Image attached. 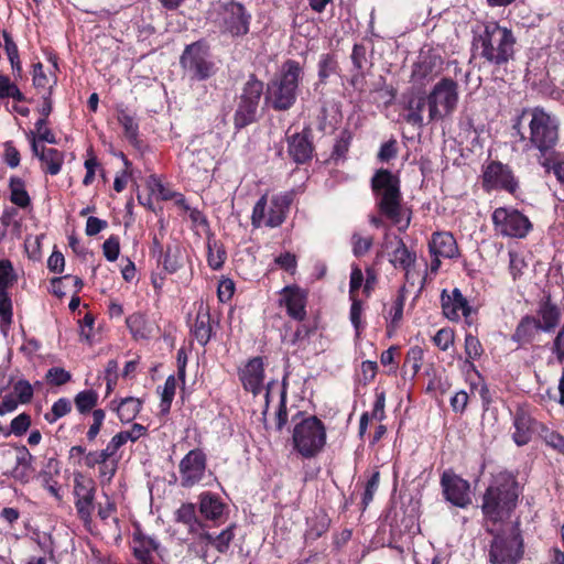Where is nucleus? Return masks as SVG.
I'll use <instances>...</instances> for the list:
<instances>
[{
  "mask_svg": "<svg viewBox=\"0 0 564 564\" xmlns=\"http://www.w3.org/2000/svg\"><path fill=\"white\" fill-rule=\"evenodd\" d=\"M558 118L542 107L524 108L514 118L512 137L523 143V151L535 152V158L556 149L560 142Z\"/></svg>",
  "mask_w": 564,
  "mask_h": 564,
  "instance_id": "nucleus-1",
  "label": "nucleus"
},
{
  "mask_svg": "<svg viewBox=\"0 0 564 564\" xmlns=\"http://www.w3.org/2000/svg\"><path fill=\"white\" fill-rule=\"evenodd\" d=\"M516 39L511 30L490 21L474 30L473 46L491 65H503L513 57Z\"/></svg>",
  "mask_w": 564,
  "mask_h": 564,
  "instance_id": "nucleus-2",
  "label": "nucleus"
},
{
  "mask_svg": "<svg viewBox=\"0 0 564 564\" xmlns=\"http://www.w3.org/2000/svg\"><path fill=\"white\" fill-rule=\"evenodd\" d=\"M517 499L518 486L514 477L508 473H499L485 492L482 512L494 522L501 521L514 509Z\"/></svg>",
  "mask_w": 564,
  "mask_h": 564,
  "instance_id": "nucleus-3",
  "label": "nucleus"
},
{
  "mask_svg": "<svg viewBox=\"0 0 564 564\" xmlns=\"http://www.w3.org/2000/svg\"><path fill=\"white\" fill-rule=\"evenodd\" d=\"M371 189L376 196V205L382 216L394 225L403 219L402 194L400 178L386 169L378 170L371 178Z\"/></svg>",
  "mask_w": 564,
  "mask_h": 564,
  "instance_id": "nucleus-4",
  "label": "nucleus"
},
{
  "mask_svg": "<svg viewBox=\"0 0 564 564\" xmlns=\"http://www.w3.org/2000/svg\"><path fill=\"white\" fill-rule=\"evenodd\" d=\"M302 73L299 62L288 59L282 65L280 78L268 85L265 100L271 102L275 110H288L293 106Z\"/></svg>",
  "mask_w": 564,
  "mask_h": 564,
  "instance_id": "nucleus-5",
  "label": "nucleus"
},
{
  "mask_svg": "<svg viewBox=\"0 0 564 564\" xmlns=\"http://www.w3.org/2000/svg\"><path fill=\"white\" fill-rule=\"evenodd\" d=\"M459 100L458 84L448 77L438 80L427 94L426 123L442 121L452 117Z\"/></svg>",
  "mask_w": 564,
  "mask_h": 564,
  "instance_id": "nucleus-6",
  "label": "nucleus"
},
{
  "mask_svg": "<svg viewBox=\"0 0 564 564\" xmlns=\"http://www.w3.org/2000/svg\"><path fill=\"white\" fill-rule=\"evenodd\" d=\"M294 448L305 458L316 456L326 443V430L316 416L302 419L293 427Z\"/></svg>",
  "mask_w": 564,
  "mask_h": 564,
  "instance_id": "nucleus-7",
  "label": "nucleus"
},
{
  "mask_svg": "<svg viewBox=\"0 0 564 564\" xmlns=\"http://www.w3.org/2000/svg\"><path fill=\"white\" fill-rule=\"evenodd\" d=\"M291 202L292 196L289 193L273 195L270 200L267 195L261 196L252 210V226L254 228L281 226L286 218Z\"/></svg>",
  "mask_w": 564,
  "mask_h": 564,
  "instance_id": "nucleus-8",
  "label": "nucleus"
},
{
  "mask_svg": "<svg viewBox=\"0 0 564 564\" xmlns=\"http://www.w3.org/2000/svg\"><path fill=\"white\" fill-rule=\"evenodd\" d=\"M523 556V540L518 528L511 527L494 535L489 550L491 564H517Z\"/></svg>",
  "mask_w": 564,
  "mask_h": 564,
  "instance_id": "nucleus-9",
  "label": "nucleus"
},
{
  "mask_svg": "<svg viewBox=\"0 0 564 564\" xmlns=\"http://www.w3.org/2000/svg\"><path fill=\"white\" fill-rule=\"evenodd\" d=\"M491 220L495 231L502 237L524 238L532 228L529 218L514 208H496Z\"/></svg>",
  "mask_w": 564,
  "mask_h": 564,
  "instance_id": "nucleus-10",
  "label": "nucleus"
},
{
  "mask_svg": "<svg viewBox=\"0 0 564 564\" xmlns=\"http://www.w3.org/2000/svg\"><path fill=\"white\" fill-rule=\"evenodd\" d=\"M180 63L185 73L196 80H205L214 73V64L208 61L207 48L198 42L185 47Z\"/></svg>",
  "mask_w": 564,
  "mask_h": 564,
  "instance_id": "nucleus-11",
  "label": "nucleus"
},
{
  "mask_svg": "<svg viewBox=\"0 0 564 564\" xmlns=\"http://www.w3.org/2000/svg\"><path fill=\"white\" fill-rule=\"evenodd\" d=\"M482 187L487 192L503 189L510 194H514L519 187V183L509 165L499 161H492L484 171Z\"/></svg>",
  "mask_w": 564,
  "mask_h": 564,
  "instance_id": "nucleus-12",
  "label": "nucleus"
},
{
  "mask_svg": "<svg viewBox=\"0 0 564 564\" xmlns=\"http://www.w3.org/2000/svg\"><path fill=\"white\" fill-rule=\"evenodd\" d=\"M17 281L12 263L8 259L0 260V328L7 334L12 323V302L7 289Z\"/></svg>",
  "mask_w": 564,
  "mask_h": 564,
  "instance_id": "nucleus-13",
  "label": "nucleus"
},
{
  "mask_svg": "<svg viewBox=\"0 0 564 564\" xmlns=\"http://www.w3.org/2000/svg\"><path fill=\"white\" fill-rule=\"evenodd\" d=\"M207 467V458L203 451L192 449L180 462L178 471L181 486L191 488L203 480Z\"/></svg>",
  "mask_w": 564,
  "mask_h": 564,
  "instance_id": "nucleus-14",
  "label": "nucleus"
},
{
  "mask_svg": "<svg viewBox=\"0 0 564 564\" xmlns=\"http://www.w3.org/2000/svg\"><path fill=\"white\" fill-rule=\"evenodd\" d=\"M441 485L446 500L459 508H466L471 502L469 482L452 471H444Z\"/></svg>",
  "mask_w": 564,
  "mask_h": 564,
  "instance_id": "nucleus-15",
  "label": "nucleus"
},
{
  "mask_svg": "<svg viewBox=\"0 0 564 564\" xmlns=\"http://www.w3.org/2000/svg\"><path fill=\"white\" fill-rule=\"evenodd\" d=\"M250 15L242 4L230 2L224 9V26L231 35H245L249 31Z\"/></svg>",
  "mask_w": 564,
  "mask_h": 564,
  "instance_id": "nucleus-16",
  "label": "nucleus"
},
{
  "mask_svg": "<svg viewBox=\"0 0 564 564\" xmlns=\"http://www.w3.org/2000/svg\"><path fill=\"white\" fill-rule=\"evenodd\" d=\"M240 380L243 388L254 395L263 390L264 367L262 358L250 359L240 371Z\"/></svg>",
  "mask_w": 564,
  "mask_h": 564,
  "instance_id": "nucleus-17",
  "label": "nucleus"
},
{
  "mask_svg": "<svg viewBox=\"0 0 564 564\" xmlns=\"http://www.w3.org/2000/svg\"><path fill=\"white\" fill-rule=\"evenodd\" d=\"M441 300L443 313L448 319L458 321L460 316L470 315L471 307L458 289H454L451 293L443 291Z\"/></svg>",
  "mask_w": 564,
  "mask_h": 564,
  "instance_id": "nucleus-18",
  "label": "nucleus"
},
{
  "mask_svg": "<svg viewBox=\"0 0 564 564\" xmlns=\"http://www.w3.org/2000/svg\"><path fill=\"white\" fill-rule=\"evenodd\" d=\"M536 421L528 412L519 409L513 419L514 432L512 433V438L514 443L518 446L527 445L536 430Z\"/></svg>",
  "mask_w": 564,
  "mask_h": 564,
  "instance_id": "nucleus-19",
  "label": "nucleus"
},
{
  "mask_svg": "<svg viewBox=\"0 0 564 564\" xmlns=\"http://www.w3.org/2000/svg\"><path fill=\"white\" fill-rule=\"evenodd\" d=\"M131 547L139 564H148L153 562V553L158 551L159 542L145 535L141 530H137L133 533Z\"/></svg>",
  "mask_w": 564,
  "mask_h": 564,
  "instance_id": "nucleus-20",
  "label": "nucleus"
},
{
  "mask_svg": "<svg viewBox=\"0 0 564 564\" xmlns=\"http://www.w3.org/2000/svg\"><path fill=\"white\" fill-rule=\"evenodd\" d=\"M431 256L455 258L458 256V246L454 236L449 232H434L429 242Z\"/></svg>",
  "mask_w": 564,
  "mask_h": 564,
  "instance_id": "nucleus-21",
  "label": "nucleus"
},
{
  "mask_svg": "<svg viewBox=\"0 0 564 564\" xmlns=\"http://www.w3.org/2000/svg\"><path fill=\"white\" fill-rule=\"evenodd\" d=\"M289 154L300 164L305 163L312 158L313 144L310 140L308 129L289 138Z\"/></svg>",
  "mask_w": 564,
  "mask_h": 564,
  "instance_id": "nucleus-22",
  "label": "nucleus"
},
{
  "mask_svg": "<svg viewBox=\"0 0 564 564\" xmlns=\"http://www.w3.org/2000/svg\"><path fill=\"white\" fill-rule=\"evenodd\" d=\"M283 302L288 314L297 321H303L306 316V295L299 288L286 286L283 289Z\"/></svg>",
  "mask_w": 564,
  "mask_h": 564,
  "instance_id": "nucleus-23",
  "label": "nucleus"
},
{
  "mask_svg": "<svg viewBox=\"0 0 564 564\" xmlns=\"http://www.w3.org/2000/svg\"><path fill=\"white\" fill-rule=\"evenodd\" d=\"M427 110V95L411 94L406 97L404 119L419 128L425 124L424 111Z\"/></svg>",
  "mask_w": 564,
  "mask_h": 564,
  "instance_id": "nucleus-24",
  "label": "nucleus"
},
{
  "mask_svg": "<svg viewBox=\"0 0 564 564\" xmlns=\"http://www.w3.org/2000/svg\"><path fill=\"white\" fill-rule=\"evenodd\" d=\"M536 162L546 174H553L561 185H564V153L555 150L539 155Z\"/></svg>",
  "mask_w": 564,
  "mask_h": 564,
  "instance_id": "nucleus-25",
  "label": "nucleus"
},
{
  "mask_svg": "<svg viewBox=\"0 0 564 564\" xmlns=\"http://www.w3.org/2000/svg\"><path fill=\"white\" fill-rule=\"evenodd\" d=\"M541 330V322L533 316H524L518 324L512 340L523 346L530 344L535 338V335Z\"/></svg>",
  "mask_w": 564,
  "mask_h": 564,
  "instance_id": "nucleus-26",
  "label": "nucleus"
},
{
  "mask_svg": "<svg viewBox=\"0 0 564 564\" xmlns=\"http://www.w3.org/2000/svg\"><path fill=\"white\" fill-rule=\"evenodd\" d=\"M225 503L220 498L212 492H203L199 496V511L208 520H218L221 518Z\"/></svg>",
  "mask_w": 564,
  "mask_h": 564,
  "instance_id": "nucleus-27",
  "label": "nucleus"
},
{
  "mask_svg": "<svg viewBox=\"0 0 564 564\" xmlns=\"http://www.w3.org/2000/svg\"><path fill=\"white\" fill-rule=\"evenodd\" d=\"M177 522L185 524L188 532L197 536L203 532V524L196 517V509L194 503H183L175 512Z\"/></svg>",
  "mask_w": 564,
  "mask_h": 564,
  "instance_id": "nucleus-28",
  "label": "nucleus"
},
{
  "mask_svg": "<svg viewBox=\"0 0 564 564\" xmlns=\"http://www.w3.org/2000/svg\"><path fill=\"white\" fill-rule=\"evenodd\" d=\"M193 334L203 346H205L212 337L210 315L208 308L204 305H200L197 311Z\"/></svg>",
  "mask_w": 564,
  "mask_h": 564,
  "instance_id": "nucleus-29",
  "label": "nucleus"
},
{
  "mask_svg": "<svg viewBox=\"0 0 564 564\" xmlns=\"http://www.w3.org/2000/svg\"><path fill=\"white\" fill-rule=\"evenodd\" d=\"M389 261L395 269H408L416 262V254L409 250L402 239H399L390 253Z\"/></svg>",
  "mask_w": 564,
  "mask_h": 564,
  "instance_id": "nucleus-30",
  "label": "nucleus"
},
{
  "mask_svg": "<svg viewBox=\"0 0 564 564\" xmlns=\"http://www.w3.org/2000/svg\"><path fill=\"white\" fill-rule=\"evenodd\" d=\"M40 161L42 162L43 170L46 173L56 175L62 169L64 162V153L53 148L42 147Z\"/></svg>",
  "mask_w": 564,
  "mask_h": 564,
  "instance_id": "nucleus-31",
  "label": "nucleus"
},
{
  "mask_svg": "<svg viewBox=\"0 0 564 564\" xmlns=\"http://www.w3.org/2000/svg\"><path fill=\"white\" fill-rule=\"evenodd\" d=\"M538 315L541 322V330L546 333L552 332L561 319L560 310L550 302H545L540 306Z\"/></svg>",
  "mask_w": 564,
  "mask_h": 564,
  "instance_id": "nucleus-32",
  "label": "nucleus"
},
{
  "mask_svg": "<svg viewBox=\"0 0 564 564\" xmlns=\"http://www.w3.org/2000/svg\"><path fill=\"white\" fill-rule=\"evenodd\" d=\"M258 106L250 101L239 98V102L234 116V124L237 129H242L256 120Z\"/></svg>",
  "mask_w": 564,
  "mask_h": 564,
  "instance_id": "nucleus-33",
  "label": "nucleus"
},
{
  "mask_svg": "<svg viewBox=\"0 0 564 564\" xmlns=\"http://www.w3.org/2000/svg\"><path fill=\"white\" fill-rule=\"evenodd\" d=\"M127 326L137 339H147L152 334V325L141 313H134L127 317Z\"/></svg>",
  "mask_w": 564,
  "mask_h": 564,
  "instance_id": "nucleus-34",
  "label": "nucleus"
},
{
  "mask_svg": "<svg viewBox=\"0 0 564 564\" xmlns=\"http://www.w3.org/2000/svg\"><path fill=\"white\" fill-rule=\"evenodd\" d=\"M234 529L235 525L232 524L221 531L217 536H213L210 533L203 530L198 538L213 544L218 552L225 553L229 549V545L235 536Z\"/></svg>",
  "mask_w": 564,
  "mask_h": 564,
  "instance_id": "nucleus-35",
  "label": "nucleus"
},
{
  "mask_svg": "<svg viewBox=\"0 0 564 564\" xmlns=\"http://www.w3.org/2000/svg\"><path fill=\"white\" fill-rule=\"evenodd\" d=\"M263 94V83L259 80L254 75H250L246 84L243 85L240 99L245 101L253 102L259 106L261 96Z\"/></svg>",
  "mask_w": 564,
  "mask_h": 564,
  "instance_id": "nucleus-36",
  "label": "nucleus"
},
{
  "mask_svg": "<svg viewBox=\"0 0 564 564\" xmlns=\"http://www.w3.org/2000/svg\"><path fill=\"white\" fill-rule=\"evenodd\" d=\"M142 403L135 398H126L117 406V414L121 422H131L140 412Z\"/></svg>",
  "mask_w": 564,
  "mask_h": 564,
  "instance_id": "nucleus-37",
  "label": "nucleus"
},
{
  "mask_svg": "<svg viewBox=\"0 0 564 564\" xmlns=\"http://www.w3.org/2000/svg\"><path fill=\"white\" fill-rule=\"evenodd\" d=\"M11 189V202L21 207L25 208L30 205V196L25 189L24 182L19 177H12L10 180Z\"/></svg>",
  "mask_w": 564,
  "mask_h": 564,
  "instance_id": "nucleus-38",
  "label": "nucleus"
},
{
  "mask_svg": "<svg viewBox=\"0 0 564 564\" xmlns=\"http://www.w3.org/2000/svg\"><path fill=\"white\" fill-rule=\"evenodd\" d=\"M423 355V349L420 346H414L409 349L403 365L405 375L410 373L411 378L417 375L422 366Z\"/></svg>",
  "mask_w": 564,
  "mask_h": 564,
  "instance_id": "nucleus-39",
  "label": "nucleus"
},
{
  "mask_svg": "<svg viewBox=\"0 0 564 564\" xmlns=\"http://www.w3.org/2000/svg\"><path fill=\"white\" fill-rule=\"evenodd\" d=\"M119 123L122 126L126 138L131 143L138 142L139 126L134 118L124 110H120L117 117Z\"/></svg>",
  "mask_w": 564,
  "mask_h": 564,
  "instance_id": "nucleus-40",
  "label": "nucleus"
},
{
  "mask_svg": "<svg viewBox=\"0 0 564 564\" xmlns=\"http://www.w3.org/2000/svg\"><path fill=\"white\" fill-rule=\"evenodd\" d=\"M367 52L366 47L360 44H355L352 47L351 53V62L354 64V68L356 70V74L351 78V84L355 85L359 78V76H362L364 68L366 67L368 59H367Z\"/></svg>",
  "mask_w": 564,
  "mask_h": 564,
  "instance_id": "nucleus-41",
  "label": "nucleus"
},
{
  "mask_svg": "<svg viewBox=\"0 0 564 564\" xmlns=\"http://www.w3.org/2000/svg\"><path fill=\"white\" fill-rule=\"evenodd\" d=\"M207 249H208V254H207L208 265L213 270L220 269L226 259V252H225L223 246L220 243H218L216 240H208Z\"/></svg>",
  "mask_w": 564,
  "mask_h": 564,
  "instance_id": "nucleus-42",
  "label": "nucleus"
},
{
  "mask_svg": "<svg viewBox=\"0 0 564 564\" xmlns=\"http://www.w3.org/2000/svg\"><path fill=\"white\" fill-rule=\"evenodd\" d=\"M98 401V393L94 390H84L76 394L75 405L80 413H87L94 409Z\"/></svg>",
  "mask_w": 564,
  "mask_h": 564,
  "instance_id": "nucleus-43",
  "label": "nucleus"
},
{
  "mask_svg": "<svg viewBox=\"0 0 564 564\" xmlns=\"http://www.w3.org/2000/svg\"><path fill=\"white\" fill-rule=\"evenodd\" d=\"M12 98L17 101H24L25 97L6 75H0V99Z\"/></svg>",
  "mask_w": 564,
  "mask_h": 564,
  "instance_id": "nucleus-44",
  "label": "nucleus"
},
{
  "mask_svg": "<svg viewBox=\"0 0 564 564\" xmlns=\"http://www.w3.org/2000/svg\"><path fill=\"white\" fill-rule=\"evenodd\" d=\"M434 63L430 57H423L413 67L412 78L414 80H430L433 78Z\"/></svg>",
  "mask_w": 564,
  "mask_h": 564,
  "instance_id": "nucleus-45",
  "label": "nucleus"
},
{
  "mask_svg": "<svg viewBox=\"0 0 564 564\" xmlns=\"http://www.w3.org/2000/svg\"><path fill=\"white\" fill-rule=\"evenodd\" d=\"M74 494L76 498L95 497V486L93 480L77 474L74 478Z\"/></svg>",
  "mask_w": 564,
  "mask_h": 564,
  "instance_id": "nucleus-46",
  "label": "nucleus"
},
{
  "mask_svg": "<svg viewBox=\"0 0 564 564\" xmlns=\"http://www.w3.org/2000/svg\"><path fill=\"white\" fill-rule=\"evenodd\" d=\"M72 410V403L66 398H61L52 405L51 413L45 414V420L50 423L56 422L58 419L68 414Z\"/></svg>",
  "mask_w": 564,
  "mask_h": 564,
  "instance_id": "nucleus-47",
  "label": "nucleus"
},
{
  "mask_svg": "<svg viewBox=\"0 0 564 564\" xmlns=\"http://www.w3.org/2000/svg\"><path fill=\"white\" fill-rule=\"evenodd\" d=\"M176 390V380L173 376L167 377L161 392V411L169 412Z\"/></svg>",
  "mask_w": 564,
  "mask_h": 564,
  "instance_id": "nucleus-48",
  "label": "nucleus"
},
{
  "mask_svg": "<svg viewBox=\"0 0 564 564\" xmlns=\"http://www.w3.org/2000/svg\"><path fill=\"white\" fill-rule=\"evenodd\" d=\"M13 392L18 399L17 401L22 404L31 402L34 394L33 387L28 380L24 379L18 380L14 383Z\"/></svg>",
  "mask_w": 564,
  "mask_h": 564,
  "instance_id": "nucleus-49",
  "label": "nucleus"
},
{
  "mask_svg": "<svg viewBox=\"0 0 564 564\" xmlns=\"http://www.w3.org/2000/svg\"><path fill=\"white\" fill-rule=\"evenodd\" d=\"M373 243L372 237H362L355 232L351 236L352 253L355 257H362L371 249Z\"/></svg>",
  "mask_w": 564,
  "mask_h": 564,
  "instance_id": "nucleus-50",
  "label": "nucleus"
},
{
  "mask_svg": "<svg viewBox=\"0 0 564 564\" xmlns=\"http://www.w3.org/2000/svg\"><path fill=\"white\" fill-rule=\"evenodd\" d=\"M337 62L330 54H323L318 62V77L322 82L336 72Z\"/></svg>",
  "mask_w": 564,
  "mask_h": 564,
  "instance_id": "nucleus-51",
  "label": "nucleus"
},
{
  "mask_svg": "<svg viewBox=\"0 0 564 564\" xmlns=\"http://www.w3.org/2000/svg\"><path fill=\"white\" fill-rule=\"evenodd\" d=\"M163 267L164 269L170 272V273H174L176 272L182 263H181V260H180V250L177 247L175 248H171V247H167L164 256H163Z\"/></svg>",
  "mask_w": 564,
  "mask_h": 564,
  "instance_id": "nucleus-52",
  "label": "nucleus"
},
{
  "mask_svg": "<svg viewBox=\"0 0 564 564\" xmlns=\"http://www.w3.org/2000/svg\"><path fill=\"white\" fill-rule=\"evenodd\" d=\"M72 375L64 368L53 367L47 370L46 380L54 386H63L70 381Z\"/></svg>",
  "mask_w": 564,
  "mask_h": 564,
  "instance_id": "nucleus-53",
  "label": "nucleus"
},
{
  "mask_svg": "<svg viewBox=\"0 0 564 564\" xmlns=\"http://www.w3.org/2000/svg\"><path fill=\"white\" fill-rule=\"evenodd\" d=\"M94 499L95 497H83L76 498L75 501L77 513L79 518L86 523L91 519Z\"/></svg>",
  "mask_w": 564,
  "mask_h": 564,
  "instance_id": "nucleus-54",
  "label": "nucleus"
},
{
  "mask_svg": "<svg viewBox=\"0 0 564 564\" xmlns=\"http://www.w3.org/2000/svg\"><path fill=\"white\" fill-rule=\"evenodd\" d=\"M482 351H484L482 346H481L479 339L471 334L466 335V337H465V354H466L467 358L475 360L481 356Z\"/></svg>",
  "mask_w": 564,
  "mask_h": 564,
  "instance_id": "nucleus-55",
  "label": "nucleus"
},
{
  "mask_svg": "<svg viewBox=\"0 0 564 564\" xmlns=\"http://www.w3.org/2000/svg\"><path fill=\"white\" fill-rule=\"evenodd\" d=\"M380 482V473L378 470L373 471L371 477L366 484L364 497H362V505L364 508H366L373 499V496L376 491L378 490Z\"/></svg>",
  "mask_w": 564,
  "mask_h": 564,
  "instance_id": "nucleus-56",
  "label": "nucleus"
},
{
  "mask_svg": "<svg viewBox=\"0 0 564 564\" xmlns=\"http://www.w3.org/2000/svg\"><path fill=\"white\" fill-rule=\"evenodd\" d=\"M111 455L104 448L101 451L89 452L85 455V465L88 468H94L96 465L102 466L110 459Z\"/></svg>",
  "mask_w": 564,
  "mask_h": 564,
  "instance_id": "nucleus-57",
  "label": "nucleus"
},
{
  "mask_svg": "<svg viewBox=\"0 0 564 564\" xmlns=\"http://www.w3.org/2000/svg\"><path fill=\"white\" fill-rule=\"evenodd\" d=\"M433 343L441 350H447L454 343V332L451 328H441L433 337Z\"/></svg>",
  "mask_w": 564,
  "mask_h": 564,
  "instance_id": "nucleus-58",
  "label": "nucleus"
},
{
  "mask_svg": "<svg viewBox=\"0 0 564 564\" xmlns=\"http://www.w3.org/2000/svg\"><path fill=\"white\" fill-rule=\"evenodd\" d=\"M31 425V417L26 413H21L11 421L10 433L17 436L24 434Z\"/></svg>",
  "mask_w": 564,
  "mask_h": 564,
  "instance_id": "nucleus-59",
  "label": "nucleus"
},
{
  "mask_svg": "<svg viewBox=\"0 0 564 564\" xmlns=\"http://www.w3.org/2000/svg\"><path fill=\"white\" fill-rule=\"evenodd\" d=\"M361 314H362L361 301L352 297L349 317H350V322L354 325V328L356 330V337H359L360 332H361Z\"/></svg>",
  "mask_w": 564,
  "mask_h": 564,
  "instance_id": "nucleus-60",
  "label": "nucleus"
},
{
  "mask_svg": "<svg viewBox=\"0 0 564 564\" xmlns=\"http://www.w3.org/2000/svg\"><path fill=\"white\" fill-rule=\"evenodd\" d=\"M104 256L108 261H116L120 252L119 239L116 236L109 237L102 245Z\"/></svg>",
  "mask_w": 564,
  "mask_h": 564,
  "instance_id": "nucleus-61",
  "label": "nucleus"
},
{
  "mask_svg": "<svg viewBox=\"0 0 564 564\" xmlns=\"http://www.w3.org/2000/svg\"><path fill=\"white\" fill-rule=\"evenodd\" d=\"M105 416H106L105 411L101 409H96L93 411L94 422L87 432V438L90 442H93L97 437L98 433L100 432Z\"/></svg>",
  "mask_w": 564,
  "mask_h": 564,
  "instance_id": "nucleus-62",
  "label": "nucleus"
},
{
  "mask_svg": "<svg viewBox=\"0 0 564 564\" xmlns=\"http://www.w3.org/2000/svg\"><path fill=\"white\" fill-rule=\"evenodd\" d=\"M403 308H404V299L403 296H398L389 311V317L391 318L390 326L394 328L399 322L402 319L403 316Z\"/></svg>",
  "mask_w": 564,
  "mask_h": 564,
  "instance_id": "nucleus-63",
  "label": "nucleus"
},
{
  "mask_svg": "<svg viewBox=\"0 0 564 564\" xmlns=\"http://www.w3.org/2000/svg\"><path fill=\"white\" fill-rule=\"evenodd\" d=\"M543 438L549 446L564 454V437L561 434L546 430Z\"/></svg>",
  "mask_w": 564,
  "mask_h": 564,
  "instance_id": "nucleus-64",
  "label": "nucleus"
}]
</instances>
